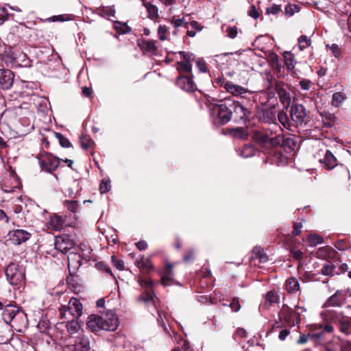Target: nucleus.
<instances>
[{
    "label": "nucleus",
    "instance_id": "44",
    "mask_svg": "<svg viewBox=\"0 0 351 351\" xmlns=\"http://www.w3.org/2000/svg\"><path fill=\"white\" fill-rule=\"evenodd\" d=\"M298 47L300 51H302L309 47L311 44V40L305 35H302L298 39Z\"/></svg>",
    "mask_w": 351,
    "mask_h": 351
},
{
    "label": "nucleus",
    "instance_id": "56",
    "mask_svg": "<svg viewBox=\"0 0 351 351\" xmlns=\"http://www.w3.org/2000/svg\"><path fill=\"white\" fill-rule=\"evenodd\" d=\"M56 136H57L58 139L59 140L60 144L61 145L62 147H66V148L71 147V144L70 141L68 140V138L64 137L62 134L57 133Z\"/></svg>",
    "mask_w": 351,
    "mask_h": 351
},
{
    "label": "nucleus",
    "instance_id": "28",
    "mask_svg": "<svg viewBox=\"0 0 351 351\" xmlns=\"http://www.w3.org/2000/svg\"><path fill=\"white\" fill-rule=\"evenodd\" d=\"M321 273L324 276H328L339 274V271H337V267L335 264L330 261L325 263L322 268Z\"/></svg>",
    "mask_w": 351,
    "mask_h": 351
},
{
    "label": "nucleus",
    "instance_id": "52",
    "mask_svg": "<svg viewBox=\"0 0 351 351\" xmlns=\"http://www.w3.org/2000/svg\"><path fill=\"white\" fill-rule=\"evenodd\" d=\"M299 12V8L296 5L288 4L285 6V13L287 16H293L295 12Z\"/></svg>",
    "mask_w": 351,
    "mask_h": 351
},
{
    "label": "nucleus",
    "instance_id": "47",
    "mask_svg": "<svg viewBox=\"0 0 351 351\" xmlns=\"http://www.w3.org/2000/svg\"><path fill=\"white\" fill-rule=\"evenodd\" d=\"M201 275L203 278L206 279V286H208V281L211 283L212 282V276H211V272L208 269L207 267H202L201 269V271H199V276Z\"/></svg>",
    "mask_w": 351,
    "mask_h": 351
},
{
    "label": "nucleus",
    "instance_id": "20",
    "mask_svg": "<svg viewBox=\"0 0 351 351\" xmlns=\"http://www.w3.org/2000/svg\"><path fill=\"white\" fill-rule=\"evenodd\" d=\"M13 337L10 325L0 321V344L8 343Z\"/></svg>",
    "mask_w": 351,
    "mask_h": 351
},
{
    "label": "nucleus",
    "instance_id": "5",
    "mask_svg": "<svg viewBox=\"0 0 351 351\" xmlns=\"http://www.w3.org/2000/svg\"><path fill=\"white\" fill-rule=\"evenodd\" d=\"M7 280L13 286H17L25 280V272L19 265L12 263L5 268Z\"/></svg>",
    "mask_w": 351,
    "mask_h": 351
},
{
    "label": "nucleus",
    "instance_id": "2",
    "mask_svg": "<svg viewBox=\"0 0 351 351\" xmlns=\"http://www.w3.org/2000/svg\"><path fill=\"white\" fill-rule=\"evenodd\" d=\"M118 326V317L112 311L101 315H91L87 322V326L94 332L99 330L114 331Z\"/></svg>",
    "mask_w": 351,
    "mask_h": 351
},
{
    "label": "nucleus",
    "instance_id": "40",
    "mask_svg": "<svg viewBox=\"0 0 351 351\" xmlns=\"http://www.w3.org/2000/svg\"><path fill=\"white\" fill-rule=\"evenodd\" d=\"M140 47L142 50L150 52L152 53H154L156 50L155 41L154 40L143 41L142 43L140 45Z\"/></svg>",
    "mask_w": 351,
    "mask_h": 351
},
{
    "label": "nucleus",
    "instance_id": "39",
    "mask_svg": "<svg viewBox=\"0 0 351 351\" xmlns=\"http://www.w3.org/2000/svg\"><path fill=\"white\" fill-rule=\"evenodd\" d=\"M230 134L236 138L245 139L247 137V133L242 128H236L232 129L230 132Z\"/></svg>",
    "mask_w": 351,
    "mask_h": 351
},
{
    "label": "nucleus",
    "instance_id": "29",
    "mask_svg": "<svg viewBox=\"0 0 351 351\" xmlns=\"http://www.w3.org/2000/svg\"><path fill=\"white\" fill-rule=\"evenodd\" d=\"M95 13L102 17L110 18L114 16L115 9L114 6H100L95 9Z\"/></svg>",
    "mask_w": 351,
    "mask_h": 351
},
{
    "label": "nucleus",
    "instance_id": "51",
    "mask_svg": "<svg viewBox=\"0 0 351 351\" xmlns=\"http://www.w3.org/2000/svg\"><path fill=\"white\" fill-rule=\"evenodd\" d=\"M80 143L82 147L86 150L91 147L92 145L94 143L90 137L86 135L82 136Z\"/></svg>",
    "mask_w": 351,
    "mask_h": 351
},
{
    "label": "nucleus",
    "instance_id": "14",
    "mask_svg": "<svg viewBox=\"0 0 351 351\" xmlns=\"http://www.w3.org/2000/svg\"><path fill=\"white\" fill-rule=\"evenodd\" d=\"M10 328H14L16 331L21 332L28 325V320L26 314L23 311H19L12 320Z\"/></svg>",
    "mask_w": 351,
    "mask_h": 351
},
{
    "label": "nucleus",
    "instance_id": "19",
    "mask_svg": "<svg viewBox=\"0 0 351 351\" xmlns=\"http://www.w3.org/2000/svg\"><path fill=\"white\" fill-rule=\"evenodd\" d=\"M279 318L291 325L294 324L295 320L297 319V315L291 308L284 305L279 312Z\"/></svg>",
    "mask_w": 351,
    "mask_h": 351
},
{
    "label": "nucleus",
    "instance_id": "12",
    "mask_svg": "<svg viewBox=\"0 0 351 351\" xmlns=\"http://www.w3.org/2000/svg\"><path fill=\"white\" fill-rule=\"evenodd\" d=\"M307 113L305 108L301 104H293L291 108V117L297 124L304 122Z\"/></svg>",
    "mask_w": 351,
    "mask_h": 351
},
{
    "label": "nucleus",
    "instance_id": "30",
    "mask_svg": "<svg viewBox=\"0 0 351 351\" xmlns=\"http://www.w3.org/2000/svg\"><path fill=\"white\" fill-rule=\"evenodd\" d=\"M285 289L291 293H296L300 290V284L295 277L289 278L285 282Z\"/></svg>",
    "mask_w": 351,
    "mask_h": 351
},
{
    "label": "nucleus",
    "instance_id": "21",
    "mask_svg": "<svg viewBox=\"0 0 351 351\" xmlns=\"http://www.w3.org/2000/svg\"><path fill=\"white\" fill-rule=\"evenodd\" d=\"M19 311L20 309L14 305L6 304L2 313L3 322L10 325L12 320Z\"/></svg>",
    "mask_w": 351,
    "mask_h": 351
},
{
    "label": "nucleus",
    "instance_id": "38",
    "mask_svg": "<svg viewBox=\"0 0 351 351\" xmlns=\"http://www.w3.org/2000/svg\"><path fill=\"white\" fill-rule=\"evenodd\" d=\"M278 119L285 128L289 130L291 123L289 121L287 114L284 111H280L278 114Z\"/></svg>",
    "mask_w": 351,
    "mask_h": 351
},
{
    "label": "nucleus",
    "instance_id": "63",
    "mask_svg": "<svg viewBox=\"0 0 351 351\" xmlns=\"http://www.w3.org/2000/svg\"><path fill=\"white\" fill-rule=\"evenodd\" d=\"M324 334H325L324 332L322 330V331H320L319 332H315L311 335H309V337L315 342H318L320 339L324 338Z\"/></svg>",
    "mask_w": 351,
    "mask_h": 351
},
{
    "label": "nucleus",
    "instance_id": "18",
    "mask_svg": "<svg viewBox=\"0 0 351 351\" xmlns=\"http://www.w3.org/2000/svg\"><path fill=\"white\" fill-rule=\"evenodd\" d=\"M234 112L235 119L237 121H241L245 123L249 119L250 115V110L239 104L234 103V107L232 108V112Z\"/></svg>",
    "mask_w": 351,
    "mask_h": 351
},
{
    "label": "nucleus",
    "instance_id": "37",
    "mask_svg": "<svg viewBox=\"0 0 351 351\" xmlns=\"http://www.w3.org/2000/svg\"><path fill=\"white\" fill-rule=\"evenodd\" d=\"M256 149L250 144L245 145L241 149L240 155L243 158H250L255 155Z\"/></svg>",
    "mask_w": 351,
    "mask_h": 351
},
{
    "label": "nucleus",
    "instance_id": "50",
    "mask_svg": "<svg viewBox=\"0 0 351 351\" xmlns=\"http://www.w3.org/2000/svg\"><path fill=\"white\" fill-rule=\"evenodd\" d=\"M187 29L186 34L190 37H194L196 34V29H197V22L195 21H191L189 22V28Z\"/></svg>",
    "mask_w": 351,
    "mask_h": 351
},
{
    "label": "nucleus",
    "instance_id": "53",
    "mask_svg": "<svg viewBox=\"0 0 351 351\" xmlns=\"http://www.w3.org/2000/svg\"><path fill=\"white\" fill-rule=\"evenodd\" d=\"M111 189L109 180L103 179L100 183L99 189L101 193H108Z\"/></svg>",
    "mask_w": 351,
    "mask_h": 351
},
{
    "label": "nucleus",
    "instance_id": "16",
    "mask_svg": "<svg viewBox=\"0 0 351 351\" xmlns=\"http://www.w3.org/2000/svg\"><path fill=\"white\" fill-rule=\"evenodd\" d=\"M179 54L182 60L178 62V69L182 72H189L192 67L191 61L194 60V56L184 51H180Z\"/></svg>",
    "mask_w": 351,
    "mask_h": 351
},
{
    "label": "nucleus",
    "instance_id": "6",
    "mask_svg": "<svg viewBox=\"0 0 351 351\" xmlns=\"http://www.w3.org/2000/svg\"><path fill=\"white\" fill-rule=\"evenodd\" d=\"M82 304L80 300L75 298H72L69 302L68 306H62L60 308V314L62 318L67 319V312L73 318H78L82 313Z\"/></svg>",
    "mask_w": 351,
    "mask_h": 351
},
{
    "label": "nucleus",
    "instance_id": "3",
    "mask_svg": "<svg viewBox=\"0 0 351 351\" xmlns=\"http://www.w3.org/2000/svg\"><path fill=\"white\" fill-rule=\"evenodd\" d=\"M252 138L258 145L267 149L280 146L282 141L281 134H274L271 129L255 130Z\"/></svg>",
    "mask_w": 351,
    "mask_h": 351
},
{
    "label": "nucleus",
    "instance_id": "36",
    "mask_svg": "<svg viewBox=\"0 0 351 351\" xmlns=\"http://www.w3.org/2000/svg\"><path fill=\"white\" fill-rule=\"evenodd\" d=\"M187 18L188 16L183 17L182 19L173 16L171 19V22L175 27H184V28H189L190 19L189 18V20H187Z\"/></svg>",
    "mask_w": 351,
    "mask_h": 351
},
{
    "label": "nucleus",
    "instance_id": "32",
    "mask_svg": "<svg viewBox=\"0 0 351 351\" xmlns=\"http://www.w3.org/2000/svg\"><path fill=\"white\" fill-rule=\"evenodd\" d=\"M136 265L142 270L149 271L154 269V265L149 258L142 257L136 261Z\"/></svg>",
    "mask_w": 351,
    "mask_h": 351
},
{
    "label": "nucleus",
    "instance_id": "7",
    "mask_svg": "<svg viewBox=\"0 0 351 351\" xmlns=\"http://www.w3.org/2000/svg\"><path fill=\"white\" fill-rule=\"evenodd\" d=\"M40 167L42 171L52 173L60 165V160L49 153H44L38 158Z\"/></svg>",
    "mask_w": 351,
    "mask_h": 351
},
{
    "label": "nucleus",
    "instance_id": "45",
    "mask_svg": "<svg viewBox=\"0 0 351 351\" xmlns=\"http://www.w3.org/2000/svg\"><path fill=\"white\" fill-rule=\"evenodd\" d=\"M80 328V326L77 322L71 321L66 324L67 331L71 335L77 334Z\"/></svg>",
    "mask_w": 351,
    "mask_h": 351
},
{
    "label": "nucleus",
    "instance_id": "57",
    "mask_svg": "<svg viewBox=\"0 0 351 351\" xmlns=\"http://www.w3.org/2000/svg\"><path fill=\"white\" fill-rule=\"evenodd\" d=\"M227 36L230 38H234L238 34V29L236 26L228 27L226 30Z\"/></svg>",
    "mask_w": 351,
    "mask_h": 351
},
{
    "label": "nucleus",
    "instance_id": "55",
    "mask_svg": "<svg viewBox=\"0 0 351 351\" xmlns=\"http://www.w3.org/2000/svg\"><path fill=\"white\" fill-rule=\"evenodd\" d=\"M112 262L113 265L119 270L122 271L124 269V262L121 259L117 258L115 256H112Z\"/></svg>",
    "mask_w": 351,
    "mask_h": 351
},
{
    "label": "nucleus",
    "instance_id": "8",
    "mask_svg": "<svg viewBox=\"0 0 351 351\" xmlns=\"http://www.w3.org/2000/svg\"><path fill=\"white\" fill-rule=\"evenodd\" d=\"M53 245L57 250L64 254H67L73 250L75 244L72 239L68 235H60L54 238Z\"/></svg>",
    "mask_w": 351,
    "mask_h": 351
},
{
    "label": "nucleus",
    "instance_id": "42",
    "mask_svg": "<svg viewBox=\"0 0 351 351\" xmlns=\"http://www.w3.org/2000/svg\"><path fill=\"white\" fill-rule=\"evenodd\" d=\"M341 29L343 30L344 34L351 37V18L346 20H341L339 23Z\"/></svg>",
    "mask_w": 351,
    "mask_h": 351
},
{
    "label": "nucleus",
    "instance_id": "61",
    "mask_svg": "<svg viewBox=\"0 0 351 351\" xmlns=\"http://www.w3.org/2000/svg\"><path fill=\"white\" fill-rule=\"evenodd\" d=\"M167 28L164 25H159L158 28V35L160 40H166Z\"/></svg>",
    "mask_w": 351,
    "mask_h": 351
},
{
    "label": "nucleus",
    "instance_id": "60",
    "mask_svg": "<svg viewBox=\"0 0 351 351\" xmlns=\"http://www.w3.org/2000/svg\"><path fill=\"white\" fill-rule=\"evenodd\" d=\"M229 306L231 308L233 312H237L241 308L239 301L238 298H233L231 302L229 304Z\"/></svg>",
    "mask_w": 351,
    "mask_h": 351
},
{
    "label": "nucleus",
    "instance_id": "23",
    "mask_svg": "<svg viewBox=\"0 0 351 351\" xmlns=\"http://www.w3.org/2000/svg\"><path fill=\"white\" fill-rule=\"evenodd\" d=\"M73 346V351H88L90 349L88 339L82 334L75 337Z\"/></svg>",
    "mask_w": 351,
    "mask_h": 351
},
{
    "label": "nucleus",
    "instance_id": "26",
    "mask_svg": "<svg viewBox=\"0 0 351 351\" xmlns=\"http://www.w3.org/2000/svg\"><path fill=\"white\" fill-rule=\"evenodd\" d=\"M177 84L182 89L188 92H194L196 90L194 82L189 77H178Z\"/></svg>",
    "mask_w": 351,
    "mask_h": 351
},
{
    "label": "nucleus",
    "instance_id": "13",
    "mask_svg": "<svg viewBox=\"0 0 351 351\" xmlns=\"http://www.w3.org/2000/svg\"><path fill=\"white\" fill-rule=\"evenodd\" d=\"M14 73L9 69H0V87L3 90L10 89L14 83Z\"/></svg>",
    "mask_w": 351,
    "mask_h": 351
},
{
    "label": "nucleus",
    "instance_id": "33",
    "mask_svg": "<svg viewBox=\"0 0 351 351\" xmlns=\"http://www.w3.org/2000/svg\"><path fill=\"white\" fill-rule=\"evenodd\" d=\"M285 64L289 71H291L295 68L296 60L293 53L291 51H285L283 53Z\"/></svg>",
    "mask_w": 351,
    "mask_h": 351
},
{
    "label": "nucleus",
    "instance_id": "15",
    "mask_svg": "<svg viewBox=\"0 0 351 351\" xmlns=\"http://www.w3.org/2000/svg\"><path fill=\"white\" fill-rule=\"evenodd\" d=\"M276 90L283 106L288 108L291 104V96L289 91L285 87V84L278 82L276 84Z\"/></svg>",
    "mask_w": 351,
    "mask_h": 351
},
{
    "label": "nucleus",
    "instance_id": "24",
    "mask_svg": "<svg viewBox=\"0 0 351 351\" xmlns=\"http://www.w3.org/2000/svg\"><path fill=\"white\" fill-rule=\"evenodd\" d=\"M345 300V295L341 291H337L324 304L325 307L341 306Z\"/></svg>",
    "mask_w": 351,
    "mask_h": 351
},
{
    "label": "nucleus",
    "instance_id": "11",
    "mask_svg": "<svg viewBox=\"0 0 351 351\" xmlns=\"http://www.w3.org/2000/svg\"><path fill=\"white\" fill-rule=\"evenodd\" d=\"M226 90L234 97H241V98H249L248 96L252 95V92L244 87L235 84L231 82L230 84H226Z\"/></svg>",
    "mask_w": 351,
    "mask_h": 351
},
{
    "label": "nucleus",
    "instance_id": "58",
    "mask_svg": "<svg viewBox=\"0 0 351 351\" xmlns=\"http://www.w3.org/2000/svg\"><path fill=\"white\" fill-rule=\"evenodd\" d=\"M195 251L194 250H189L183 256L184 262L186 263H191L195 259Z\"/></svg>",
    "mask_w": 351,
    "mask_h": 351
},
{
    "label": "nucleus",
    "instance_id": "62",
    "mask_svg": "<svg viewBox=\"0 0 351 351\" xmlns=\"http://www.w3.org/2000/svg\"><path fill=\"white\" fill-rule=\"evenodd\" d=\"M302 228V221L295 222L293 224V230L292 232V234L293 237L298 236L301 232V229Z\"/></svg>",
    "mask_w": 351,
    "mask_h": 351
},
{
    "label": "nucleus",
    "instance_id": "22",
    "mask_svg": "<svg viewBox=\"0 0 351 351\" xmlns=\"http://www.w3.org/2000/svg\"><path fill=\"white\" fill-rule=\"evenodd\" d=\"M173 265L171 263H167L162 273L161 284L164 286H169L173 284L174 280L173 276Z\"/></svg>",
    "mask_w": 351,
    "mask_h": 351
},
{
    "label": "nucleus",
    "instance_id": "4",
    "mask_svg": "<svg viewBox=\"0 0 351 351\" xmlns=\"http://www.w3.org/2000/svg\"><path fill=\"white\" fill-rule=\"evenodd\" d=\"M324 315L326 321L337 324L341 332L346 336L351 334V317L332 310L326 311Z\"/></svg>",
    "mask_w": 351,
    "mask_h": 351
},
{
    "label": "nucleus",
    "instance_id": "41",
    "mask_svg": "<svg viewBox=\"0 0 351 351\" xmlns=\"http://www.w3.org/2000/svg\"><path fill=\"white\" fill-rule=\"evenodd\" d=\"M145 7L147 9V11L148 12V16L152 19H155L158 17V8L152 5L150 3H144Z\"/></svg>",
    "mask_w": 351,
    "mask_h": 351
},
{
    "label": "nucleus",
    "instance_id": "59",
    "mask_svg": "<svg viewBox=\"0 0 351 351\" xmlns=\"http://www.w3.org/2000/svg\"><path fill=\"white\" fill-rule=\"evenodd\" d=\"M281 10V8L280 5L277 4H273L271 7H269L266 10V13L267 14H273L275 15L278 14Z\"/></svg>",
    "mask_w": 351,
    "mask_h": 351
},
{
    "label": "nucleus",
    "instance_id": "35",
    "mask_svg": "<svg viewBox=\"0 0 351 351\" xmlns=\"http://www.w3.org/2000/svg\"><path fill=\"white\" fill-rule=\"evenodd\" d=\"M279 298L276 292L274 291H269L265 297V301L263 302V306L265 308H269L271 304L274 303H277L278 302Z\"/></svg>",
    "mask_w": 351,
    "mask_h": 351
},
{
    "label": "nucleus",
    "instance_id": "9",
    "mask_svg": "<svg viewBox=\"0 0 351 351\" xmlns=\"http://www.w3.org/2000/svg\"><path fill=\"white\" fill-rule=\"evenodd\" d=\"M276 110L274 107L260 108L257 110V116L260 121L265 123H274L276 126Z\"/></svg>",
    "mask_w": 351,
    "mask_h": 351
},
{
    "label": "nucleus",
    "instance_id": "34",
    "mask_svg": "<svg viewBox=\"0 0 351 351\" xmlns=\"http://www.w3.org/2000/svg\"><path fill=\"white\" fill-rule=\"evenodd\" d=\"M252 258H257L260 263H265L268 261V257L265 254L262 247L256 246L252 250Z\"/></svg>",
    "mask_w": 351,
    "mask_h": 351
},
{
    "label": "nucleus",
    "instance_id": "31",
    "mask_svg": "<svg viewBox=\"0 0 351 351\" xmlns=\"http://www.w3.org/2000/svg\"><path fill=\"white\" fill-rule=\"evenodd\" d=\"M49 224L54 230H60L64 226V220L58 215H53L51 217Z\"/></svg>",
    "mask_w": 351,
    "mask_h": 351
},
{
    "label": "nucleus",
    "instance_id": "49",
    "mask_svg": "<svg viewBox=\"0 0 351 351\" xmlns=\"http://www.w3.org/2000/svg\"><path fill=\"white\" fill-rule=\"evenodd\" d=\"M64 205L73 213H75L77 212L79 206L77 202L75 200H66Z\"/></svg>",
    "mask_w": 351,
    "mask_h": 351
},
{
    "label": "nucleus",
    "instance_id": "54",
    "mask_svg": "<svg viewBox=\"0 0 351 351\" xmlns=\"http://www.w3.org/2000/svg\"><path fill=\"white\" fill-rule=\"evenodd\" d=\"M326 48L330 49L335 58H340L341 56V51L337 44H332L331 45H326Z\"/></svg>",
    "mask_w": 351,
    "mask_h": 351
},
{
    "label": "nucleus",
    "instance_id": "10",
    "mask_svg": "<svg viewBox=\"0 0 351 351\" xmlns=\"http://www.w3.org/2000/svg\"><path fill=\"white\" fill-rule=\"evenodd\" d=\"M30 237V233L21 229L11 230L8 233L9 239L14 245H20L27 241Z\"/></svg>",
    "mask_w": 351,
    "mask_h": 351
},
{
    "label": "nucleus",
    "instance_id": "48",
    "mask_svg": "<svg viewBox=\"0 0 351 351\" xmlns=\"http://www.w3.org/2000/svg\"><path fill=\"white\" fill-rule=\"evenodd\" d=\"M308 241L311 245H317L323 242V239L322 237L319 236L316 234H309L308 237Z\"/></svg>",
    "mask_w": 351,
    "mask_h": 351
},
{
    "label": "nucleus",
    "instance_id": "43",
    "mask_svg": "<svg viewBox=\"0 0 351 351\" xmlns=\"http://www.w3.org/2000/svg\"><path fill=\"white\" fill-rule=\"evenodd\" d=\"M346 99V97L340 92H336L332 95V105L339 107Z\"/></svg>",
    "mask_w": 351,
    "mask_h": 351
},
{
    "label": "nucleus",
    "instance_id": "64",
    "mask_svg": "<svg viewBox=\"0 0 351 351\" xmlns=\"http://www.w3.org/2000/svg\"><path fill=\"white\" fill-rule=\"evenodd\" d=\"M300 88L304 90H308L311 86V82L309 80L304 79L300 82Z\"/></svg>",
    "mask_w": 351,
    "mask_h": 351
},
{
    "label": "nucleus",
    "instance_id": "1",
    "mask_svg": "<svg viewBox=\"0 0 351 351\" xmlns=\"http://www.w3.org/2000/svg\"><path fill=\"white\" fill-rule=\"evenodd\" d=\"M204 102L209 109L212 121L215 125H224L231 120L234 102L228 100L224 101L220 104H216L212 103L211 100L208 98Z\"/></svg>",
    "mask_w": 351,
    "mask_h": 351
},
{
    "label": "nucleus",
    "instance_id": "27",
    "mask_svg": "<svg viewBox=\"0 0 351 351\" xmlns=\"http://www.w3.org/2000/svg\"><path fill=\"white\" fill-rule=\"evenodd\" d=\"M319 162L322 164H324V167L328 169H332L337 165L336 158L329 150L326 151L324 158L319 159Z\"/></svg>",
    "mask_w": 351,
    "mask_h": 351
},
{
    "label": "nucleus",
    "instance_id": "17",
    "mask_svg": "<svg viewBox=\"0 0 351 351\" xmlns=\"http://www.w3.org/2000/svg\"><path fill=\"white\" fill-rule=\"evenodd\" d=\"M16 51H14L10 46H5L4 50L0 53L1 60L8 66L13 67Z\"/></svg>",
    "mask_w": 351,
    "mask_h": 351
},
{
    "label": "nucleus",
    "instance_id": "25",
    "mask_svg": "<svg viewBox=\"0 0 351 351\" xmlns=\"http://www.w3.org/2000/svg\"><path fill=\"white\" fill-rule=\"evenodd\" d=\"M29 66H31V60L27 56L21 51H16L13 67Z\"/></svg>",
    "mask_w": 351,
    "mask_h": 351
},
{
    "label": "nucleus",
    "instance_id": "46",
    "mask_svg": "<svg viewBox=\"0 0 351 351\" xmlns=\"http://www.w3.org/2000/svg\"><path fill=\"white\" fill-rule=\"evenodd\" d=\"M114 27L119 34H126L131 30L125 23L119 21H114Z\"/></svg>",
    "mask_w": 351,
    "mask_h": 351
}]
</instances>
